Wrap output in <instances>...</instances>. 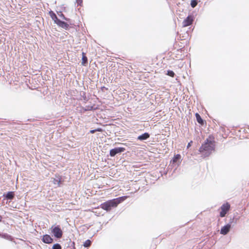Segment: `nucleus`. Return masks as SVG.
<instances>
[{"label":"nucleus","instance_id":"nucleus-24","mask_svg":"<svg viewBox=\"0 0 249 249\" xmlns=\"http://www.w3.org/2000/svg\"><path fill=\"white\" fill-rule=\"evenodd\" d=\"M191 146V142H189L188 144V145H187V148H189L190 146Z\"/></svg>","mask_w":249,"mask_h":249},{"label":"nucleus","instance_id":"nucleus-21","mask_svg":"<svg viewBox=\"0 0 249 249\" xmlns=\"http://www.w3.org/2000/svg\"><path fill=\"white\" fill-rule=\"evenodd\" d=\"M100 130H101V129H94V130H91L90 131V132L91 133L93 134V133H95V132L96 131H100Z\"/></svg>","mask_w":249,"mask_h":249},{"label":"nucleus","instance_id":"nucleus-22","mask_svg":"<svg viewBox=\"0 0 249 249\" xmlns=\"http://www.w3.org/2000/svg\"><path fill=\"white\" fill-rule=\"evenodd\" d=\"M59 16L61 18H62V19H65V20H67V19L64 17V16L62 14L60 13V14H59Z\"/></svg>","mask_w":249,"mask_h":249},{"label":"nucleus","instance_id":"nucleus-1","mask_svg":"<svg viewBox=\"0 0 249 249\" xmlns=\"http://www.w3.org/2000/svg\"><path fill=\"white\" fill-rule=\"evenodd\" d=\"M127 196H124L107 201L101 205V207L107 211H110L112 208L116 207L117 205L127 198Z\"/></svg>","mask_w":249,"mask_h":249},{"label":"nucleus","instance_id":"nucleus-15","mask_svg":"<svg viewBox=\"0 0 249 249\" xmlns=\"http://www.w3.org/2000/svg\"><path fill=\"white\" fill-rule=\"evenodd\" d=\"M87 62V58L86 56L84 55V53H83V57H82V64L83 65H85V64Z\"/></svg>","mask_w":249,"mask_h":249},{"label":"nucleus","instance_id":"nucleus-23","mask_svg":"<svg viewBox=\"0 0 249 249\" xmlns=\"http://www.w3.org/2000/svg\"><path fill=\"white\" fill-rule=\"evenodd\" d=\"M77 2L78 4H80L82 2V0H77Z\"/></svg>","mask_w":249,"mask_h":249},{"label":"nucleus","instance_id":"nucleus-9","mask_svg":"<svg viewBox=\"0 0 249 249\" xmlns=\"http://www.w3.org/2000/svg\"><path fill=\"white\" fill-rule=\"evenodd\" d=\"M181 156L180 155H176L173 159V163H176L178 166L180 163Z\"/></svg>","mask_w":249,"mask_h":249},{"label":"nucleus","instance_id":"nucleus-17","mask_svg":"<svg viewBox=\"0 0 249 249\" xmlns=\"http://www.w3.org/2000/svg\"><path fill=\"white\" fill-rule=\"evenodd\" d=\"M197 4V1L196 0H192L191 1V5L193 8L195 7Z\"/></svg>","mask_w":249,"mask_h":249},{"label":"nucleus","instance_id":"nucleus-18","mask_svg":"<svg viewBox=\"0 0 249 249\" xmlns=\"http://www.w3.org/2000/svg\"><path fill=\"white\" fill-rule=\"evenodd\" d=\"M53 249H61V247L59 244H55L53 245Z\"/></svg>","mask_w":249,"mask_h":249},{"label":"nucleus","instance_id":"nucleus-4","mask_svg":"<svg viewBox=\"0 0 249 249\" xmlns=\"http://www.w3.org/2000/svg\"><path fill=\"white\" fill-rule=\"evenodd\" d=\"M230 206L228 203L223 204L221 207V212H220V216L223 217H224L227 213V212L230 209Z\"/></svg>","mask_w":249,"mask_h":249},{"label":"nucleus","instance_id":"nucleus-25","mask_svg":"<svg viewBox=\"0 0 249 249\" xmlns=\"http://www.w3.org/2000/svg\"><path fill=\"white\" fill-rule=\"evenodd\" d=\"M1 220V217L0 216V221Z\"/></svg>","mask_w":249,"mask_h":249},{"label":"nucleus","instance_id":"nucleus-11","mask_svg":"<svg viewBox=\"0 0 249 249\" xmlns=\"http://www.w3.org/2000/svg\"><path fill=\"white\" fill-rule=\"evenodd\" d=\"M49 14L52 19L56 24L57 23V21H59V19L57 18L56 15L53 11L50 12Z\"/></svg>","mask_w":249,"mask_h":249},{"label":"nucleus","instance_id":"nucleus-2","mask_svg":"<svg viewBox=\"0 0 249 249\" xmlns=\"http://www.w3.org/2000/svg\"><path fill=\"white\" fill-rule=\"evenodd\" d=\"M214 143L212 141L207 140L205 143L200 148L199 151L201 152L206 151L207 153L208 154V155H209L212 151L214 150Z\"/></svg>","mask_w":249,"mask_h":249},{"label":"nucleus","instance_id":"nucleus-16","mask_svg":"<svg viewBox=\"0 0 249 249\" xmlns=\"http://www.w3.org/2000/svg\"><path fill=\"white\" fill-rule=\"evenodd\" d=\"M91 245V241L89 240H86L84 243V246L85 247H89Z\"/></svg>","mask_w":249,"mask_h":249},{"label":"nucleus","instance_id":"nucleus-6","mask_svg":"<svg viewBox=\"0 0 249 249\" xmlns=\"http://www.w3.org/2000/svg\"><path fill=\"white\" fill-rule=\"evenodd\" d=\"M194 20V18L192 16H189L182 22V26L186 27L190 25Z\"/></svg>","mask_w":249,"mask_h":249},{"label":"nucleus","instance_id":"nucleus-12","mask_svg":"<svg viewBox=\"0 0 249 249\" xmlns=\"http://www.w3.org/2000/svg\"><path fill=\"white\" fill-rule=\"evenodd\" d=\"M149 137V135L147 133H145L142 135L139 136L138 137V139L140 141H143L146 140Z\"/></svg>","mask_w":249,"mask_h":249},{"label":"nucleus","instance_id":"nucleus-7","mask_svg":"<svg viewBox=\"0 0 249 249\" xmlns=\"http://www.w3.org/2000/svg\"><path fill=\"white\" fill-rule=\"evenodd\" d=\"M231 226L230 224H227L226 226L223 227L220 231V233L223 235L227 234L228 232L230 231Z\"/></svg>","mask_w":249,"mask_h":249},{"label":"nucleus","instance_id":"nucleus-3","mask_svg":"<svg viewBox=\"0 0 249 249\" xmlns=\"http://www.w3.org/2000/svg\"><path fill=\"white\" fill-rule=\"evenodd\" d=\"M52 232L56 238H60L62 235V231L58 226H52L51 228Z\"/></svg>","mask_w":249,"mask_h":249},{"label":"nucleus","instance_id":"nucleus-13","mask_svg":"<svg viewBox=\"0 0 249 249\" xmlns=\"http://www.w3.org/2000/svg\"><path fill=\"white\" fill-rule=\"evenodd\" d=\"M14 196V194L13 192H8L6 195V197L8 199H12Z\"/></svg>","mask_w":249,"mask_h":249},{"label":"nucleus","instance_id":"nucleus-5","mask_svg":"<svg viewBox=\"0 0 249 249\" xmlns=\"http://www.w3.org/2000/svg\"><path fill=\"white\" fill-rule=\"evenodd\" d=\"M125 150V148L123 147H117L110 150V155L111 157L114 156L118 153L124 152Z\"/></svg>","mask_w":249,"mask_h":249},{"label":"nucleus","instance_id":"nucleus-14","mask_svg":"<svg viewBox=\"0 0 249 249\" xmlns=\"http://www.w3.org/2000/svg\"><path fill=\"white\" fill-rule=\"evenodd\" d=\"M196 116L198 123L201 124H203V120L201 119V117L198 113H196Z\"/></svg>","mask_w":249,"mask_h":249},{"label":"nucleus","instance_id":"nucleus-10","mask_svg":"<svg viewBox=\"0 0 249 249\" xmlns=\"http://www.w3.org/2000/svg\"><path fill=\"white\" fill-rule=\"evenodd\" d=\"M59 26L64 28L67 29L69 27V24L67 23L61 21L60 19L59 21H57V23H56Z\"/></svg>","mask_w":249,"mask_h":249},{"label":"nucleus","instance_id":"nucleus-8","mask_svg":"<svg viewBox=\"0 0 249 249\" xmlns=\"http://www.w3.org/2000/svg\"><path fill=\"white\" fill-rule=\"evenodd\" d=\"M42 241L45 243L50 244L53 242V239L50 235L46 234L43 236Z\"/></svg>","mask_w":249,"mask_h":249},{"label":"nucleus","instance_id":"nucleus-19","mask_svg":"<svg viewBox=\"0 0 249 249\" xmlns=\"http://www.w3.org/2000/svg\"><path fill=\"white\" fill-rule=\"evenodd\" d=\"M60 182V180L59 178H54L53 179V183L55 185H59Z\"/></svg>","mask_w":249,"mask_h":249},{"label":"nucleus","instance_id":"nucleus-20","mask_svg":"<svg viewBox=\"0 0 249 249\" xmlns=\"http://www.w3.org/2000/svg\"><path fill=\"white\" fill-rule=\"evenodd\" d=\"M168 75L171 77H173L174 76V72L173 71H168Z\"/></svg>","mask_w":249,"mask_h":249}]
</instances>
